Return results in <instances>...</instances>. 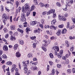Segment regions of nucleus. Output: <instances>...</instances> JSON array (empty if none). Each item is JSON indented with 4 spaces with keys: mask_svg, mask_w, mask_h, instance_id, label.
I'll return each instance as SVG.
<instances>
[{
    "mask_svg": "<svg viewBox=\"0 0 75 75\" xmlns=\"http://www.w3.org/2000/svg\"><path fill=\"white\" fill-rule=\"evenodd\" d=\"M2 17L3 18L5 19H12V16H7V14L4 13L2 15Z\"/></svg>",
    "mask_w": 75,
    "mask_h": 75,
    "instance_id": "1",
    "label": "nucleus"
},
{
    "mask_svg": "<svg viewBox=\"0 0 75 75\" xmlns=\"http://www.w3.org/2000/svg\"><path fill=\"white\" fill-rule=\"evenodd\" d=\"M14 69H14V68H12L11 69V72H13L14 71Z\"/></svg>",
    "mask_w": 75,
    "mask_h": 75,
    "instance_id": "56",
    "label": "nucleus"
},
{
    "mask_svg": "<svg viewBox=\"0 0 75 75\" xmlns=\"http://www.w3.org/2000/svg\"><path fill=\"white\" fill-rule=\"evenodd\" d=\"M33 56V54L32 53H29L28 54V58H32Z\"/></svg>",
    "mask_w": 75,
    "mask_h": 75,
    "instance_id": "18",
    "label": "nucleus"
},
{
    "mask_svg": "<svg viewBox=\"0 0 75 75\" xmlns=\"http://www.w3.org/2000/svg\"><path fill=\"white\" fill-rule=\"evenodd\" d=\"M21 8L20 6H19L18 9V10H19V13H20V10H21Z\"/></svg>",
    "mask_w": 75,
    "mask_h": 75,
    "instance_id": "52",
    "label": "nucleus"
},
{
    "mask_svg": "<svg viewBox=\"0 0 75 75\" xmlns=\"http://www.w3.org/2000/svg\"><path fill=\"white\" fill-rule=\"evenodd\" d=\"M15 5L16 6V8H17L18 6V1L16 2Z\"/></svg>",
    "mask_w": 75,
    "mask_h": 75,
    "instance_id": "31",
    "label": "nucleus"
},
{
    "mask_svg": "<svg viewBox=\"0 0 75 75\" xmlns=\"http://www.w3.org/2000/svg\"><path fill=\"white\" fill-rule=\"evenodd\" d=\"M12 68H13L14 69H16V67L17 66H16V65L14 64H13L12 65Z\"/></svg>",
    "mask_w": 75,
    "mask_h": 75,
    "instance_id": "36",
    "label": "nucleus"
},
{
    "mask_svg": "<svg viewBox=\"0 0 75 75\" xmlns=\"http://www.w3.org/2000/svg\"><path fill=\"white\" fill-rule=\"evenodd\" d=\"M21 21L24 22V21H26V20L25 19H21Z\"/></svg>",
    "mask_w": 75,
    "mask_h": 75,
    "instance_id": "63",
    "label": "nucleus"
},
{
    "mask_svg": "<svg viewBox=\"0 0 75 75\" xmlns=\"http://www.w3.org/2000/svg\"><path fill=\"white\" fill-rule=\"evenodd\" d=\"M44 28H50V27H49V26L48 25H45V27Z\"/></svg>",
    "mask_w": 75,
    "mask_h": 75,
    "instance_id": "53",
    "label": "nucleus"
},
{
    "mask_svg": "<svg viewBox=\"0 0 75 75\" xmlns=\"http://www.w3.org/2000/svg\"><path fill=\"white\" fill-rule=\"evenodd\" d=\"M19 41L20 42V44L21 45H23L24 44V41L22 40H19Z\"/></svg>",
    "mask_w": 75,
    "mask_h": 75,
    "instance_id": "23",
    "label": "nucleus"
},
{
    "mask_svg": "<svg viewBox=\"0 0 75 75\" xmlns=\"http://www.w3.org/2000/svg\"><path fill=\"white\" fill-rule=\"evenodd\" d=\"M49 70H50V66L48 65L47 66V71H49Z\"/></svg>",
    "mask_w": 75,
    "mask_h": 75,
    "instance_id": "45",
    "label": "nucleus"
},
{
    "mask_svg": "<svg viewBox=\"0 0 75 75\" xmlns=\"http://www.w3.org/2000/svg\"><path fill=\"white\" fill-rule=\"evenodd\" d=\"M59 19H66L65 17L63 16H61V15H59L58 16Z\"/></svg>",
    "mask_w": 75,
    "mask_h": 75,
    "instance_id": "13",
    "label": "nucleus"
},
{
    "mask_svg": "<svg viewBox=\"0 0 75 75\" xmlns=\"http://www.w3.org/2000/svg\"><path fill=\"white\" fill-rule=\"evenodd\" d=\"M5 37L6 38H7L8 37V34H7L5 35Z\"/></svg>",
    "mask_w": 75,
    "mask_h": 75,
    "instance_id": "59",
    "label": "nucleus"
},
{
    "mask_svg": "<svg viewBox=\"0 0 75 75\" xmlns=\"http://www.w3.org/2000/svg\"><path fill=\"white\" fill-rule=\"evenodd\" d=\"M4 33H7V32L8 31V30H7V28H4Z\"/></svg>",
    "mask_w": 75,
    "mask_h": 75,
    "instance_id": "49",
    "label": "nucleus"
},
{
    "mask_svg": "<svg viewBox=\"0 0 75 75\" xmlns=\"http://www.w3.org/2000/svg\"><path fill=\"white\" fill-rule=\"evenodd\" d=\"M22 11L23 13H26L27 12H28L30 10V9L24 8V6L22 7Z\"/></svg>",
    "mask_w": 75,
    "mask_h": 75,
    "instance_id": "4",
    "label": "nucleus"
},
{
    "mask_svg": "<svg viewBox=\"0 0 75 75\" xmlns=\"http://www.w3.org/2000/svg\"><path fill=\"white\" fill-rule=\"evenodd\" d=\"M5 10H6V11H7L8 12H9V11H10V9H8L7 7L6 6L5 7Z\"/></svg>",
    "mask_w": 75,
    "mask_h": 75,
    "instance_id": "42",
    "label": "nucleus"
},
{
    "mask_svg": "<svg viewBox=\"0 0 75 75\" xmlns=\"http://www.w3.org/2000/svg\"><path fill=\"white\" fill-rule=\"evenodd\" d=\"M55 10L54 9H52L50 10L47 12V15H50V14H52L55 13Z\"/></svg>",
    "mask_w": 75,
    "mask_h": 75,
    "instance_id": "3",
    "label": "nucleus"
},
{
    "mask_svg": "<svg viewBox=\"0 0 75 75\" xmlns=\"http://www.w3.org/2000/svg\"><path fill=\"white\" fill-rule=\"evenodd\" d=\"M53 18H55L57 17V15L56 14V13H53Z\"/></svg>",
    "mask_w": 75,
    "mask_h": 75,
    "instance_id": "30",
    "label": "nucleus"
},
{
    "mask_svg": "<svg viewBox=\"0 0 75 75\" xmlns=\"http://www.w3.org/2000/svg\"><path fill=\"white\" fill-rule=\"evenodd\" d=\"M28 75H29V74H31V71L30 70L28 71Z\"/></svg>",
    "mask_w": 75,
    "mask_h": 75,
    "instance_id": "50",
    "label": "nucleus"
},
{
    "mask_svg": "<svg viewBox=\"0 0 75 75\" xmlns=\"http://www.w3.org/2000/svg\"><path fill=\"white\" fill-rule=\"evenodd\" d=\"M72 71L73 72V73H75V69L74 68H73L72 69Z\"/></svg>",
    "mask_w": 75,
    "mask_h": 75,
    "instance_id": "62",
    "label": "nucleus"
},
{
    "mask_svg": "<svg viewBox=\"0 0 75 75\" xmlns=\"http://www.w3.org/2000/svg\"><path fill=\"white\" fill-rule=\"evenodd\" d=\"M31 11H30V10H29L26 13V16L27 17H28V16H29L30 14V12Z\"/></svg>",
    "mask_w": 75,
    "mask_h": 75,
    "instance_id": "26",
    "label": "nucleus"
},
{
    "mask_svg": "<svg viewBox=\"0 0 75 75\" xmlns=\"http://www.w3.org/2000/svg\"><path fill=\"white\" fill-rule=\"evenodd\" d=\"M73 3H74V1L72 0H69L67 2V5L68 6H71L72 4H73Z\"/></svg>",
    "mask_w": 75,
    "mask_h": 75,
    "instance_id": "2",
    "label": "nucleus"
},
{
    "mask_svg": "<svg viewBox=\"0 0 75 75\" xmlns=\"http://www.w3.org/2000/svg\"><path fill=\"white\" fill-rule=\"evenodd\" d=\"M25 8L30 9V6L28 3H26L25 5Z\"/></svg>",
    "mask_w": 75,
    "mask_h": 75,
    "instance_id": "6",
    "label": "nucleus"
},
{
    "mask_svg": "<svg viewBox=\"0 0 75 75\" xmlns=\"http://www.w3.org/2000/svg\"><path fill=\"white\" fill-rule=\"evenodd\" d=\"M34 6L33 5L32 6V7L31 8V9H30V11H32L34 10Z\"/></svg>",
    "mask_w": 75,
    "mask_h": 75,
    "instance_id": "28",
    "label": "nucleus"
},
{
    "mask_svg": "<svg viewBox=\"0 0 75 75\" xmlns=\"http://www.w3.org/2000/svg\"><path fill=\"white\" fill-rule=\"evenodd\" d=\"M23 64L24 65V66H27V65H26V62L25 61H24V62H23Z\"/></svg>",
    "mask_w": 75,
    "mask_h": 75,
    "instance_id": "37",
    "label": "nucleus"
},
{
    "mask_svg": "<svg viewBox=\"0 0 75 75\" xmlns=\"http://www.w3.org/2000/svg\"><path fill=\"white\" fill-rule=\"evenodd\" d=\"M49 62L50 64V65H52L54 64V63H53V62H52V61H49Z\"/></svg>",
    "mask_w": 75,
    "mask_h": 75,
    "instance_id": "48",
    "label": "nucleus"
},
{
    "mask_svg": "<svg viewBox=\"0 0 75 75\" xmlns=\"http://www.w3.org/2000/svg\"><path fill=\"white\" fill-rule=\"evenodd\" d=\"M67 72L68 74H71V69H68Z\"/></svg>",
    "mask_w": 75,
    "mask_h": 75,
    "instance_id": "35",
    "label": "nucleus"
},
{
    "mask_svg": "<svg viewBox=\"0 0 75 75\" xmlns=\"http://www.w3.org/2000/svg\"><path fill=\"white\" fill-rule=\"evenodd\" d=\"M47 13V11H45L42 13V15H45Z\"/></svg>",
    "mask_w": 75,
    "mask_h": 75,
    "instance_id": "60",
    "label": "nucleus"
},
{
    "mask_svg": "<svg viewBox=\"0 0 75 75\" xmlns=\"http://www.w3.org/2000/svg\"><path fill=\"white\" fill-rule=\"evenodd\" d=\"M16 14L17 15L18 13H19V10L18 9H16Z\"/></svg>",
    "mask_w": 75,
    "mask_h": 75,
    "instance_id": "40",
    "label": "nucleus"
},
{
    "mask_svg": "<svg viewBox=\"0 0 75 75\" xmlns=\"http://www.w3.org/2000/svg\"><path fill=\"white\" fill-rule=\"evenodd\" d=\"M44 21L45 20L44 19H41V21L42 22V24H44Z\"/></svg>",
    "mask_w": 75,
    "mask_h": 75,
    "instance_id": "58",
    "label": "nucleus"
},
{
    "mask_svg": "<svg viewBox=\"0 0 75 75\" xmlns=\"http://www.w3.org/2000/svg\"><path fill=\"white\" fill-rule=\"evenodd\" d=\"M37 23V22L35 21H33L30 22V25H34Z\"/></svg>",
    "mask_w": 75,
    "mask_h": 75,
    "instance_id": "12",
    "label": "nucleus"
},
{
    "mask_svg": "<svg viewBox=\"0 0 75 75\" xmlns=\"http://www.w3.org/2000/svg\"><path fill=\"white\" fill-rule=\"evenodd\" d=\"M0 10L1 12H3L4 11V6L3 5H1L0 6Z\"/></svg>",
    "mask_w": 75,
    "mask_h": 75,
    "instance_id": "17",
    "label": "nucleus"
},
{
    "mask_svg": "<svg viewBox=\"0 0 75 75\" xmlns=\"http://www.w3.org/2000/svg\"><path fill=\"white\" fill-rule=\"evenodd\" d=\"M18 45L17 44H15L13 47V49L14 50H16L18 48Z\"/></svg>",
    "mask_w": 75,
    "mask_h": 75,
    "instance_id": "15",
    "label": "nucleus"
},
{
    "mask_svg": "<svg viewBox=\"0 0 75 75\" xmlns=\"http://www.w3.org/2000/svg\"><path fill=\"white\" fill-rule=\"evenodd\" d=\"M37 30V33H38V34H40V32H41V30H40V28H38Z\"/></svg>",
    "mask_w": 75,
    "mask_h": 75,
    "instance_id": "47",
    "label": "nucleus"
},
{
    "mask_svg": "<svg viewBox=\"0 0 75 75\" xmlns=\"http://www.w3.org/2000/svg\"><path fill=\"white\" fill-rule=\"evenodd\" d=\"M6 64L8 65H11L12 64V62H11L8 61L6 63Z\"/></svg>",
    "mask_w": 75,
    "mask_h": 75,
    "instance_id": "24",
    "label": "nucleus"
},
{
    "mask_svg": "<svg viewBox=\"0 0 75 75\" xmlns=\"http://www.w3.org/2000/svg\"><path fill=\"white\" fill-rule=\"evenodd\" d=\"M52 49L55 51V53L56 52L55 54L57 55V52H58V51H59V48L57 47V46H54L53 47Z\"/></svg>",
    "mask_w": 75,
    "mask_h": 75,
    "instance_id": "5",
    "label": "nucleus"
},
{
    "mask_svg": "<svg viewBox=\"0 0 75 75\" xmlns=\"http://www.w3.org/2000/svg\"><path fill=\"white\" fill-rule=\"evenodd\" d=\"M62 59L64 60H66L67 59V57L65 56H64L62 57Z\"/></svg>",
    "mask_w": 75,
    "mask_h": 75,
    "instance_id": "41",
    "label": "nucleus"
},
{
    "mask_svg": "<svg viewBox=\"0 0 75 75\" xmlns=\"http://www.w3.org/2000/svg\"><path fill=\"white\" fill-rule=\"evenodd\" d=\"M56 20L54 19L51 22V24L52 25H55V23H56Z\"/></svg>",
    "mask_w": 75,
    "mask_h": 75,
    "instance_id": "20",
    "label": "nucleus"
},
{
    "mask_svg": "<svg viewBox=\"0 0 75 75\" xmlns=\"http://www.w3.org/2000/svg\"><path fill=\"white\" fill-rule=\"evenodd\" d=\"M69 26H70V25H69V22H68L67 23V26L66 27L67 28H69Z\"/></svg>",
    "mask_w": 75,
    "mask_h": 75,
    "instance_id": "29",
    "label": "nucleus"
},
{
    "mask_svg": "<svg viewBox=\"0 0 75 75\" xmlns=\"http://www.w3.org/2000/svg\"><path fill=\"white\" fill-rule=\"evenodd\" d=\"M10 28L11 30H14L16 29V28H15V25H11L10 26Z\"/></svg>",
    "mask_w": 75,
    "mask_h": 75,
    "instance_id": "19",
    "label": "nucleus"
},
{
    "mask_svg": "<svg viewBox=\"0 0 75 75\" xmlns=\"http://www.w3.org/2000/svg\"><path fill=\"white\" fill-rule=\"evenodd\" d=\"M75 27L74 26H70V27L69 28V30H72L73 28H74Z\"/></svg>",
    "mask_w": 75,
    "mask_h": 75,
    "instance_id": "57",
    "label": "nucleus"
},
{
    "mask_svg": "<svg viewBox=\"0 0 75 75\" xmlns=\"http://www.w3.org/2000/svg\"><path fill=\"white\" fill-rule=\"evenodd\" d=\"M64 51H63V50H61L60 51V53H59V54H60V55H62V54H63V52Z\"/></svg>",
    "mask_w": 75,
    "mask_h": 75,
    "instance_id": "43",
    "label": "nucleus"
},
{
    "mask_svg": "<svg viewBox=\"0 0 75 75\" xmlns=\"http://www.w3.org/2000/svg\"><path fill=\"white\" fill-rule=\"evenodd\" d=\"M7 20V19H4L3 20V22L5 25H6V21Z\"/></svg>",
    "mask_w": 75,
    "mask_h": 75,
    "instance_id": "38",
    "label": "nucleus"
},
{
    "mask_svg": "<svg viewBox=\"0 0 75 75\" xmlns=\"http://www.w3.org/2000/svg\"><path fill=\"white\" fill-rule=\"evenodd\" d=\"M16 57L19 58L20 57V56H21V54H20V53L19 52H18L16 53Z\"/></svg>",
    "mask_w": 75,
    "mask_h": 75,
    "instance_id": "10",
    "label": "nucleus"
},
{
    "mask_svg": "<svg viewBox=\"0 0 75 75\" xmlns=\"http://www.w3.org/2000/svg\"><path fill=\"white\" fill-rule=\"evenodd\" d=\"M35 38H36V37L35 36H34V37H32L31 39L32 40H34L35 41Z\"/></svg>",
    "mask_w": 75,
    "mask_h": 75,
    "instance_id": "34",
    "label": "nucleus"
},
{
    "mask_svg": "<svg viewBox=\"0 0 75 75\" xmlns=\"http://www.w3.org/2000/svg\"><path fill=\"white\" fill-rule=\"evenodd\" d=\"M67 32V29H63L62 32V33L64 34H65Z\"/></svg>",
    "mask_w": 75,
    "mask_h": 75,
    "instance_id": "22",
    "label": "nucleus"
},
{
    "mask_svg": "<svg viewBox=\"0 0 75 75\" xmlns=\"http://www.w3.org/2000/svg\"><path fill=\"white\" fill-rule=\"evenodd\" d=\"M52 75H54L55 74V69H53L52 71Z\"/></svg>",
    "mask_w": 75,
    "mask_h": 75,
    "instance_id": "39",
    "label": "nucleus"
},
{
    "mask_svg": "<svg viewBox=\"0 0 75 75\" xmlns=\"http://www.w3.org/2000/svg\"><path fill=\"white\" fill-rule=\"evenodd\" d=\"M74 46H72L71 47H70V50L71 51H74Z\"/></svg>",
    "mask_w": 75,
    "mask_h": 75,
    "instance_id": "32",
    "label": "nucleus"
},
{
    "mask_svg": "<svg viewBox=\"0 0 75 75\" xmlns=\"http://www.w3.org/2000/svg\"><path fill=\"white\" fill-rule=\"evenodd\" d=\"M21 17L22 18H24V19H26L25 18V14L24 13H22L21 14Z\"/></svg>",
    "mask_w": 75,
    "mask_h": 75,
    "instance_id": "14",
    "label": "nucleus"
},
{
    "mask_svg": "<svg viewBox=\"0 0 75 75\" xmlns=\"http://www.w3.org/2000/svg\"><path fill=\"white\" fill-rule=\"evenodd\" d=\"M61 33H62V31L61 30H58L56 33V34L58 36H59V35H61Z\"/></svg>",
    "mask_w": 75,
    "mask_h": 75,
    "instance_id": "8",
    "label": "nucleus"
},
{
    "mask_svg": "<svg viewBox=\"0 0 75 75\" xmlns=\"http://www.w3.org/2000/svg\"><path fill=\"white\" fill-rule=\"evenodd\" d=\"M43 42H44L45 44H48L50 42H51V40H48L47 41L46 40H43Z\"/></svg>",
    "mask_w": 75,
    "mask_h": 75,
    "instance_id": "9",
    "label": "nucleus"
},
{
    "mask_svg": "<svg viewBox=\"0 0 75 75\" xmlns=\"http://www.w3.org/2000/svg\"><path fill=\"white\" fill-rule=\"evenodd\" d=\"M49 56L51 58H54V55L52 53H50L49 54Z\"/></svg>",
    "mask_w": 75,
    "mask_h": 75,
    "instance_id": "25",
    "label": "nucleus"
},
{
    "mask_svg": "<svg viewBox=\"0 0 75 75\" xmlns=\"http://www.w3.org/2000/svg\"><path fill=\"white\" fill-rule=\"evenodd\" d=\"M67 5H66V8H63V10L64 11H67Z\"/></svg>",
    "mask_w": 75,
    "mask_h": 75,
    "instance_id": "46",
    "label": "nucleus"
},
{
    "mask_svg": "<svg viewBox=\"0 0 75 75\" xmlns=\"http://www.w3.org/2000/svg\"><path fill=\"white\" fill-rule=\"evenodd\" d=\"M56 4L57 6L58 7H61V4H60L59 2H57Z\"/></svg>",
    "mask_w": 75,
    "mask_h": 75,
    "instance_id": "33",
    "label": "nucleus"
},
{
    "mask_svg": "<svg viewBox=\"0 0 75 75\" xmlns=\"http://www.w3.org/2000/svg\"><path fill=\"white\" fill-rule=\"evenodd\" d=\"M2 58H5V59H7V57L6 55L5 54H4L2 56Z\"/></svg>",
    "mask_w": 75,
    "mask_h": 75,
    "instance_id": "27",
    "label": "nucleus"
},
{
    "mask_svg": "<svg viewBox=\"0 0 75 75\" xmlns=\"http://www.w3.org/2000/svg\"><path fill=\"white\" fill-rule=\"evenodd\" d=\"M58 27H59V28H63V27H64V25H59Z\"/></svg>",
    "mask_w": 75,
    "mask_h": 75,
    "instance_id": "55",
    "label": "nucleus"
},
{
    "mask_svg": "<svg viewBox=\"0 0 75 75\" xmlns=\"http://www.w3.org/2000/svg\"><path fill=\"white\" fill-rule=\"evenodd\" d=\"M3 49L4 51H8V47L7 45H5L3 47Z\"/></svg>",
    "mask_w": 75,
    "mask_h": 75,
    "instance_id": "7",
    "label": "nucleus"
},
{
    "mask_svg": "<svg viewBox=\"0 0 75 75\" xmlns=\"http://www.w3.org/2000/svg\"><path fill=\"white\" fill-rule=\"evenodd\" d=\"M57 67L58 68H61V65L60 64H58L57 65Z\"/></svg>",
    "mask_w": 75,
    "mask_h": 75,
    "instance_id": "61",
    "label": "nucleus"
},
{
    "mask_svg": "<svg viewBox=\"0 0 75 75\" xmlns=\"http://www.w3.org/2000/svg\"><path fill=\"white\" fill-rule=\"evenodd\" d=\"M65 44H66V45L67 47H69V45H70V44H69V43L67 40H66V41Z\"/></svg>",
    "mask_w": 75,
    "mask_h": 75,
    "instance_id": "16",
    "label": "nucleus"
},
{
    "mask_svg": "<svg viewBox=\"0 0 75 75\" xmlns=\"http://www.w3.org/2000/svg\"><path fill=\"white\" fill-rule=\"evenodd\" d=\"M65 62L66 64H68L69 63V60L68 59L66 60Z\"/></svg>",
    "mask_w": 75,
    "mask_h": 75,
    "instance_id": "64",
    "label": "nucleus"
},
{
    "mask_svg": "<svg viewBox=\"0 0 75 75\" xmlns=\"http://www.w3.org/2000/svg\"><path fill=\"white\" fill-rule=\"evenodd\" d=\"M42 49H43L44 51H47V49L45 47H43L42 48Z\"/></svg>",
    "mask_w": 75,
    "mask_h": 75,
    "instance_id": "51",
    "label": "nucleus"
},
{
    "mask_svg": "<svg viewBox=\"0 0 75 75\" xmlns=\"http://www.w3.org/2000/svg\"><path fill=\"white\" fill-rule=\"evenodd\" d=\"M31 69H33V71H35V70H37L38 69L37 68V67L36 66H35L33 67V66H32V67H31Z\"/></svg>",
    "mask_w": 75,
    "mask_h": 75,
    "instance_id": "11",
    "label": "nucleus"
},
{
    "mask_svg": "<svg viewBox=\"0 0 75 75\" xmlns=\"http://www.w3.org/2000/svg\"><path fill=\"white\" fill-rule=\"evenodd\" d=\"M45 8H48L50 6H49V5L48 4H46V5H45Z\"/></svg>",
    "mask_w": 75,
    "mask_h": 75,
    "instance_id": "44",
    "label": "nucleus"
},
{
    "mask_svg": "<svg viewBox=\"0 0 75 75\" xmlns=\"http://www.w3.org/2000/svg\"><path fill=\"white\" fill-rule=\"evenodd\" d=\"M26 32H28V31H30V28H27L26 29Z\"/></svg>",
    "mask_w": 75,
    "mask_h": 75,
    "instance_id": "54",
    "label": "nucleus"
},
{
    "mask_svg": "<svg viewBox=\"0 0 75 75\" xmlns=\"http://www.w3.org/2000/svg\"><path fill=\"white\" fill-rule=\"evenodd\" d=\"M10 39L11 41H14V40H16V38L13 36H11Z\"/></svg>",
    "mask_w": 75,
    "mask_h": 75,
    "instance_id": "21",
    "label": "nucleus"
}]
</instances>
